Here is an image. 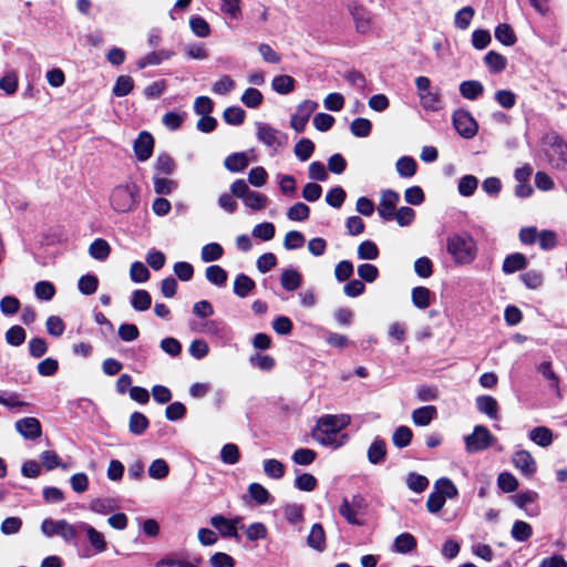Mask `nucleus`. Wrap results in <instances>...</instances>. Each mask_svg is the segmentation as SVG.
<instances>
[{
    "label": "nucleus",
    "mask_w": 567,
    "mask_h": 567,
    "mask_svg": "<svg viewBox=\"0 0 567 567\" xmlns=\"http://www.w3.org/2000/svg\"><path fill=\"white\" fill-rule=\"evenodd\" d=\"M128 427L133 434L141 435L148 427V420L143 413L134 412L130 416Z\"/></svg>",
    "instance_id": "45"
},
{
    "label": "nucleus",
    "mask_w": 567,
    "mask_h": 567,
    "mask_svg": "<svg viewBox=\"0 0 567 567\" xmlns=\"http://www.w3.org/2000/svg\"><path fill=\"white\" fill-rule=\"evenodd\" d=\"M280 284L285 290L295 291L302 284V276L295 269H286L280 276Z\"/></svg>",
    "instance_id": "26"
},
{
    "label": "nucleus",
    "mask_w": 567,
    "mask_h": 567,
    "mask_svg": "<svg viewBox=\"0 0 567 567\" xmlns=\"http://www.w3.org/2000/svg\"><path fill=\"white\" fill-rule=\"evenodd\" d=\"M248 492L251 498H254L259 505L267 504L269 502V492L259 483H251L248 486Z\"/></svg>",
    "instance_id": "64"
},
{
    "label": "nucleus",
    "mask_w": 567,
    "mask_h": 567,
    "mask_svg": "<svg viewBox=\"0 0 567 567\" xmlns=\"http://www.w3.org/2000/svg\"><path fill=\"white\" fill-rule=\"evenodd\" d=\"M435 489L444 495V498H455L458 494L456 486L450 478L442 477L435 483Z\"/></svg>",
    "instance_id": "60"
},
{
    "label": "nucleus",
    "mask_w": 567,
    "mask_h": 567,
    "mask_svg": "<svg viewBox=\"0 0 567 567\" xmlns=\"http://www.w3.org/2000/svg\"><path fill=\"white\" fill-rule=\"evenodd\" d=\"M140 189L134 183L115 186L110 195V205L116 213H128L138 205Z\"/></svg>",
    "instance_id": "3"
},
{
    "label": "nucleus",
    "mask_w": 567,
    "mask_h": 567,
    "mask_svg": "<svg viewBox=\"0 0 567 567\" xmlns=\"http://www.w3.org/2000/svg\"><path fill=\"white\" fill-rule=\"evenodd\" d=\"M189 28L198 38H207L210 34V27L208 22L198 16H194L189 19Z\"/></svg>",
    "instance_id": "48"
},
{
    "label": "nucleus",
    "mask_w": 567,
    "mask_h": 567,
    "mask_svg": "<svg viewBox=\"0 0 567 567\" xmlns=\"http://www.w3.org/2000/svg\"><path fill=\"white\" fill-rule=\"evenodd\" d=\"M484 61H485L486 65L488 66L489 71L493 73L503 71L507 64L505 56H503L502 54H499L495 51H489L485 55Z\"/></svg>",
    "instance_id": "46"
},
{
    "label": "nucleus",
    "mask_w": 567,
    "mask_h": 567,
    "mask_svg": "<svg viewBox=\"0 0 567 567\" xmlns=\"http://www.w3.org/2000/svg\"><path fill=\"white\" fill-rule=\"evenodd\" d=\"M350 424L347 414L321 416L312 430V437L320 445L332 449L341 447L348 441V434L341 433Z\"/></svg>",
    "instance_id": "1"
},
{
    "label": "nucleus",
    "mask_w": 567,
    "mask_h": 567,
    "mask_svg": "<svg viewBox=\"0 0 567 567\" xmlns=\"http://www.w3.org/2000/svg\"><path fill=\"white\" fill-rule=\"evenodd\" d=\"M296 81L290 75H277L271 81V87L279 94H289L295 90Z\"/></svg>",
    "instance_id": "31"
},
{
    "label": "nucleus",
    "mask_w": 567,
    "mask_h": 567,
    "mask_svg": "<svg viewBox=\"0 0 567 567\" xmlns=\"http://www.w3.org/2000/svg\"><path fill=\"white\" fill-rule=\"evenodd\" d=\"M412 436H413L412 430L408 426L401 425L394 431V433L392 435V443L398 449H403V447H406L408 445H410V443L412 441Z\"/></svg>",
    "instance_id": "41"
},
{
    "label": "nucleus",
    "mask_w": 567,
    "mask_h": 567,
    "mask_svg": "<svg viewBox=\"0 0 567 567\" xmlns=\"http://www.w3.org/2000/svg\"><path fill=\"white\" fill-rule=\"evenodd\" d=\"M174 55L173 51L169 50H161L158 52H151L144 58L137 61V68L144 69L148 65H158L164 60H168Z\"/></svg>",
    "instance_id": "27"
},
{
    "label": "nucleus",
    "mask_w": 567,
    "mask_h": 567,
    "mask_svg": "<svg viewBox=\"0 0 567 567\" xmlns=\"http://www.w3.org/2000/svg\"><path fill=\"white\" fill-rule=\"evenodd\" d=\"M386 455L385 442L381 439H375L368 449V460L371 464H380L384 461Z\"/></svg>",
    "instance_id": "28"
},
{
    "label": "nucleus",
    "mask_w": 567,
    "mask_h": 567,
    "mask_svg": "<svg viewBox=\"0 0 567 567\" xmlns=\"http://www.w3.org/2000/svg\"><path fill=\"white\" fill-rule=\"evenodd\" d=\"M230 192L234 197L241 199L244 205L251 210H262L269 204L265 194L251 190L244 179H236L230 185Z\"/></svg>",
    "instance_id": "6"
},
{
    "label": "nucleus",
    "mask_w": 567,
    "mask_h": 567,
    "mask_svg": "<svg viewBox=\"0 0 567 567\" xmlns=\"http://www.w3.org/2000/svg\"><path fill=\"white\" fill-rule=\"evenodd\" d=\"M309 214L310 208L306 204L299 202L288 209L287 217L290 220L302 221L309 217Z\"/></svg>",
    "instance_id": "62"
},
{
    "label": "nucleus",
    "mask_w": 567,
    "mask_h": 567,
    "mask_svg": "<svg viewBox=\"0 0 567 567\" xmlns=\"http://www.w3.org/2000/svg\"><path fill=\"white\" fill-rule=\"evenodd\" d=\"M133 147L137 159L145 162L153 154L154 138L148 132L143 131L138 134Z\"/></svg>",
    "instance_id": "18"
},
{
    "label": "nucleus",
    "mask_w": 567,
    "mask_h": 567,
    "mask_svg": "<svg viewBox=\"0 0 567 567\" xmlns=\"http://www.w3.org/2000/svg\"><path fill=\"white\" fill-rule=\"evenodd\" d=\"M475 403L481 413L486 414L493 420L498 419V403L496 399L491 395H481L476 398Z\"/></svg>",
    "instance_id": "21"
},
{
    "label": "nucleus",
    "mask_w": 567,
    "mask_h": 567,
    "mask_svg": "<svg viewBox=\"0 0 567 567\" xmlns=\"http://www.w3.org/2000/svg\"><path fill=\"white\" fill-rule=\"evenodd\" d=\"M34 293L38 299L50 301L55 295V288L52 282L42 280L35 284Z\"/></svg>",
    "instance_id": "56"
},
{
    "label": "nucleus",
    "mask_w": 567,
    "mask_h": 567,
    "mask_svg": "<svg viewBox=\"0 0 567 567\" xmlns=\"http://www.w3.org/2000/svg\"><path fill=\"white\" fill-rule=\"evenodd\" d=\"M363 509L364 499L361 496L355 495L350 501L343 498L339 508V513L349 524L360 525L361 522L359 520L358 516L363 512Z\"/></svg>",
    "instance_id": "12"
},
{
    "label": "nucleus",
    "mask_w": 567,
    "mask_h": 567,
    "mask_svg": "<svg viewBox=\"0 0 567 567\" xmlns=\"http://www.w3.org/2000/svg\"><path fill=\"white\" fill-rule=\"evenodd\" d=\"M474 14H475V11L472 7H470V6L463 7L461 10H458L455 13V17H454L455 28H457L460 30H466L470 27Z\"/></svg>",
    "instance_id": "42"
},
{
    "label": "nucleus",
    "mask_w": 567,
    "mask_h": 567,
    "mask_svg": "<svg viewBox=\"0 0 567 567\" xmlns=\"http://www.w3.org/2000/svg\"><path fill=\"white\" fill-rule=\"evenodd\" d=\"M255 281L245 274H240L234 281V293L240 298H245L254 290Z\"/></svg>",
    "instance_id": "29"
},
{
    "label": "nucleus",
    "mask_w": 567,
    "mask_h": 567,
    "mask_svg": "<svg viewBox=\"0 0 567 567\" xmlns=\"http://www.w3.org/2000/svg\"><path fill=\"white\" fill-rule=\"evenodd\" d=\"M515 466L525 475L533 476L536 472V462L532 454L525 450L518 451L513 456Z\"/></svg>",
    "instance_id": "19"
},
{
    "label": "nucleus",
    "mask_w": 567,
    "mask_h": 567,
    "mask_svg": "<svg viewBox=\"0 0 567 567\" xmlns=\"http://www.w3.org/2000/svg\"><path fill=\"white\" fill-rule=\"evenodd\" d=\"M318 109V103L312 100L302 101L296 109V112L291 115L290 125L291 127L301 133L306 128V125L313 114V112Z\"/></svg>",
    "instance_id": "11"
},
{
    "label": "nucleus",
    "mask_w": 567,
    "mask_h": 567,
    "mask_svg": "<svg viewBox=\"0 0 567 567\" xmlns=\"http://www.w3.org/2000/svg\"><path fill=\"white\" fill-rule=\"evenodd\" d=\"M76 526L68 523L65 519L54 520L45 518L41 524V532L47 537L60 536L63 540L70 542L76 536Z\"/></svg>",
    "instance_id": "8"
},
{
    "label": "nucleus",
    "mask_w": 567,
    "mask_h": 567,
    "mask_svg": "<svg viewBox=\"0 0 567 567\" xmlns=\"http://www.w3.org/2000/svg\"><path fill=\"white\" fill-rule=\"evenodd\" d=\"M249 362L262 371H270L275 367V359L268 354L255 353L250 355Z\"/></svg>",
    "instance_id": "63"
},
{
    "label": "nucleus",
    "mask_w": 567,
    "mask_h": 567,
    "mask_svg": "<svg viewBox=\"0 0 567 567\" xmlns=\"http://www.w3.org/2000/svg\"><path fill=\"white\" fill-rule=\"evenodd\" d=\"M416 93L422 109L436 112L442 109V95L439 87H433L427 76L415 79Z\"/></svg>",
    "instance_id": "5"
},
{
    "label": "nucleus",
    "mask_w": 567,
    "mask_h": 567,
    "mask_svg": "<svg viewBox=\"0 0 567 567\" xmlns=\"http://www.w3.org/2000/svg\"><path fill=\"white\" fill-rule=\"evenodd\" d=\"M315 151V144L309 138H302L295 145V155L301 161L309 159Z\"/></svg>",
    "instance_id": "51"
},
{
    "label": "nucleus",
    "mask_w": 567,
    "mask_h": 567,
    "mask_svg": "<svg viewBox=\"0 0 567 567\" xmlns=\"http://www.w3.org/2000/svg\"><path fill=\"white\" fill-rule=\"evenodd\" d=\"M416 547V540L413 535L403 533L394 539V549L398 553L406 554Z\"/></svg>",
    "instance_id": "37"
},
{
    "label": "nucleus",
    "mask_w": 567,
    "mask_h": 567,
    "mask_svg": "<svg viewBox=\"0 0 567 567\" xmlns=\"http://www.w3.org/2000/svg\"><path fill=\"white\" fill-rule=\"evenodd\" d=\"M477 185L478 179L474 175H465L461 177L457 189L462 196L468 197L475 193Z\"/></svg>",
    "instance_id": "50"
},
{
    "label": "nucleus",
    "mask_w": 567,
    "mask_h": 567,
    "mask_svg": "<svg viewBox=\"0 0 567 567\" xmlns=\"http://www.w3.org/2000/svg\"><path fill=\"white\" fill-rule=\"evenodd\" d=\"M529 439L542 447H547L553 443V432L546 426H536L529 432Z\"/></svg>",
    "instance_id": "30"
},
{
    "label": "nucleus",
    "mask_w": 567,
    "mask_h": 567,
    "mask_svg": "<svg viewBox=\"0 0 567 567\" xmlns=\"http://www.w3.org/2000/svg\"><path fill=\"white\" fill-rule=\"evenodd\" d=\"M203 559L200 557L179 556L169 554L155 564V567H199Z\"/></svg>",
    "instance_id": "17"
},
{
    "label": "nucleus",
    "mask_w": 567,
    "mask_h": 567,
    "mask_svg": "<svg viewBox=\"0 0 567 567\" xmlns=\"http://www.w3.org/2000/svg\"><path fill=\"white\" fill-rule=\"evenodd\" d=\"M437 416V410L433 405L421 406L412 412V421L417 426L429 425Z\"/></svg>",
    "instance_id": "22"
},
{
    "label": "nucleus",
    "mask_w": 567,
    "mask_h": 567,
    "mask_svg": "<svg viewBox=\"0 0 567 567\" xmlns=\"http://www.w3.org/2000/svg\"><path fill=\"white\" fill-rule=\"evenodd\" d=\"M169 473L168 464L163 458L153 461L148 467V475L154 480H163Z\"/></svg>",
    "instance_id": "53"
},
{
    "label": "nucleus",
    "mask_w": 567,
    "mask_h": 567,
    "mask_svg": "<svg viewBox=\"0 0 567 567\" xmlns=\"http://www.w3.org/2000/svg\"><path fill=\"white\" fill-rule=\"evenodd\" d=\"M99 286V280L93 275H84L80 277L78 287L81 293L90 296L93 295Z\"/></svg>",
    "instance_id": "59"
},
{
    "label": "nucleus",
    "mask_w": 567,
    "mask_h": 567,
    "mask_svg": "<svg viewBox=\"0 0 567 567\" xmlns=\"http://www.w3.org/2000/svg\"><path fill=\"white\" fill-rule=\"evenodd\" d=\"M412 302L419 309H426L431 305V291L426 287H415L412 290Z\"/></svg>",
    "instance_id": "40"
},
{
    "label": "nucleus",
    "mask_w": 567,
    "mask_h": 567,
    "mask_svg": "<svg viewBox=\"0 0 567 567\" xmlns=\"http://www.w3.org/2000/svg\"><path fill=\"white\" fill-rule=\"evenodd\" d=\"M446 250L456 265H470L477 255L476 241L467 231L450 234L446 237Z\"/></svg>",
    "instance_id": "2"
},
{
    "label": "nucleus",
    "mask_w": 567,
    "mask_h": 567,
    "mask_svg": "<svg viewBox=\"0 0 567 567\" xmlns=\"http://www.w3.org/2000/svg\"><path fill=\"white\" fill-rule=\"evenodd\" d=\"M348 12L358 33L365 35L372 31L373 13L364 4L353 1L348 4Z\"/></svg>",
    "instance_id": "7"
},
{
    "label": "nucleus",
    "mask_w": 567,
    "mask_h": 567,
    "mask_svg": "<svg viewBox=\"0 0 567 567\" xmlns=\"http://www.w3.org/2000/svg\"><path fill=\"white\" fill-rule=\"evenodd\" d=\"M76 527L81 532L85 533L87 542L94 550V554H101L107 549V543L104 535L96 528L84 522H80Z\"/></svg>",
    "instance_id": "13"
},
{
    "label": "nucleus",
    "mask_w": 567,
    "mask_h": 567,
    "mask_svg": "<svg viewBox=\"0 0 567 567\" xmlns=\"http://www.w3.org/2000/svg\"><path fill=\"white\" fill-rule=\"evenodd\" d=\"M90 509L96 514L106 515L113 512L117 506L113 498H94L90 502Z\"/></svg>",
    "instance_id": "34"
},
{
    "label": "nucleus",
    "mask_w": 567,
    "mask_h": 567,
    "mask_svg": "<svg viewBox=\"0 0 567 567\" xmlns=\"http://www.w3.org/2000/svg\"><path fill=\"white\" fill-rule=\"evenodd\" d=\"M264 472L272 480H280L285 475V465L275 458L264 461Z\"/></svg>",
    "instance_id": "44"
},
{
    "label": "nucleus",
    "mask_w": 567,
    "mask_h": 567,
    "mask_svg": "<svg viewBox=\"0 0 567 567\" xmlns=\"http://www.w3.org/2000/svg\"><path fill=\"white\" fill-rule=\"evenodd\" d=\"M224 249L217 243H210L205 245L200 251V258L204 262H210L219 260L223 257Z\"/></svg>",
    "instance_id": "43"
},
{
    "label": "nucleus",
    "mask_w": 567,
    "mask_h": 567,
    "mask_svg": "<svg viewBox=\"0 0 567 567\" xmlns=\"http://www.w3.org/2000/svg\"><path fill=\"white\" fill-rule=\"evenodd\" d=\"M249 165L246 153L238 152L228 155L224 161V166L231 173H240Z\"/></svg>",
    "instance_id": "23"
},
{
    "label": "nucleus",
    "mask_w": 567,
    "mask_h": 567,
    "mask_svg": "<svg viewBox=\"0 0 567 567\" xmlns=\"http://www.w3.org/2000/svg\"><path fill=\"white\" fill-rule=\"evenodd\" d=\"M395 167L401 177H412L416 172V162L410 156H402L398 159Z\"/></svg>",
    "instance_id": "39"
},
{
    "label": "nucleus",
    "mask_w": 567,
    "mask_h": 567,
    "mask_svg": "<svg viewBox=\"0 0 567 567\" xmlns=\"http://www.w3.org/2000/svg\"><path fill=\"white\" fill-rule=\"evenodd\" d=\"M134 87V80L130 75H120L112 89V93L117 97L126 96Z\"/></svg>",
    "instance_id": "35"
},
{
    "label": "nucleus",
    "mask_w": 567,
    "mask_h": 567,
    "mask_svg": "<svg viewBox=\"0 0 567 567\" xmlns=\"http://www.w3.org/2000/svg\"><path fill=\"white\" fill-rule=\"evenodd\" d=\"M400 200V195L392 190L386 189L382 192L378 213L384 220H392L394 218L395 207Z\"/></svg>",
    "instance_id": "15"
},
{
    "label": "nucleus",
    "mask_w": 567,
    "mask_h": 567,
    "mask_svg": "<svg viewBox=\"0 0 567 567\" xmlns=\"http://www.w3.org/2000/svg\"><path fill=\"white\" fill-rule=\"evenodd\" d=\"M17 432L25 440H35L41 436L42 430L38 419L28 416L20 419L14 424Z\"/></svg>",
    "instance_id": "16"
},
{
    "label": "nucleus",
    "mask_w": 567,
    "mask_h": 567,
    "mask_svg": "<svg viewBox=\"0 0 567 567\" xmlns=\"http://www.w3.org/2000/svg\"><path fill=\"white\" fill-rule=\"evenodd\" d=\"M452 120L455 130L462 137L468 140L476 135L478 124L468 111H455L453 113Z\"/></svg>",
    "instance_id": "10"
},
{
    "label": "nucleus",
    "mask_w": 567,
    "mask_h": 567,
    "mask_svg": "<svg viewBox=\"0 0 567 567\" xmlns=\"http://www.w3.org/2000/svg\"><path fill=\"white\" fill-rule=\"evenodd\" d=\"M460 93L464 99L474 101L484 93V86L476 80L463 81L460 84Z\"/></svg>",
    "instance_id": "24"
},
{
    "label": "nucleus",
    "mask_w": 567,
    "mask_h": 567,
    "mask_svg": "<svg viewBox=\"0 0 567 567\" xmlns=\"http://www.w3.org/2000/svg\"><path fill=\"white\" fill-rule=\"evenodd\" d=\"M307 544L315 550L322 551L326 547V535L320 524H313L307 537Z\"/></svg>",
    "instance_id": "25"
},
{
    "label": "nucleus",
    "mask_w": 567,
    "mask_h": 567,
    "mask_svg": "<svg viewBox=\"0 0 567 567\" xmlns=\"http://www.w3.org/2000/svg\"><path fill=\"white\" fill-rule=\"evenodd\" d=\"M465 449L468 453H477L488 449L494 444L496 439L491 434L484 425H476L473 433L465 436Z\"/></svg>",
    "instance_id": "9"
},
{
    "label": "nucleus",
    "mask_w": 567,
    "mask_h": 567,
    "mask_svg": "<svg viewBox=\"0 0 567 567\" xmlns=\"http://www.w3.org/2000/svg\"><path fill=\"white\" fill-rule=\"evenodd\" d=\"M152 297L148 291L138 289L132 295L131 305L137 311H145L151 307Z\"/></svg>",
    "instance_id": "36"
},
{
    "label": "nucleus",
    "mask_w": 567,
    "mask_h": 567,
    "mask_svg": "<svg viewBox=\"0 0 567 567\" xmlns=\"http://www.w3.org/2000/svg\"><path fill=\"white\" fill-rule=\"evenodd\" d=\"M205 276L210 284L218 287L225 286L228 278L226 270L218 265L207 267L205 270Z\"/></svg>",
    "instance_id": "33"
},
{
    "label": "nucleus",
    "mask_w": 567,
    "mask_h": 567,
    "mask_svg": "<svg viewBox=\"0 0 567 567\" xmlns=\"http://www.w3.org/2000/svg\"><path fill=\"white\" fill-rule=\"evenodd\" d=\"M495 38L504 45H513L516 42V35L509 24L503 23L496 27Z\"/></svg>",
    "instance_id": "49"
},
{
    "label": "nucleus",
    "mask_w": 567,
    "mask_h": 567,
    "mask_svg": "<svg viewBox=\"0 0 567 567\" xmlns=\"http://www.w3.org/2000/svg\"><path fill=\"white\" fill-rule=\"evenodd\" d=\"M130 277L134 282H145L150 279V271L143 262L134 261L130 268Z\"/></svg>",
    "instance_id": "57"
},
{
    "label": "nucleus",
    "mask_w": 567,
    "mask_h": 567,
    "mask_svg": "<svg viewBox=\"0 0 567 567\" xmlns=\"http://www.w3.org/2000/svg\"><path fill=\"white\" fill-rule=\"evenodd\" d=\"M527 265L526 257L520 252L508 255L503 262V271L505 274H513L517 270L525 268Z\"/></svg>",
    "instance_id": "32"
},
{
    "label": "nucleus",
    "mask_w": 567,
    "mask_h": 567,
    "mask_svg": "<svg viewBox=\"0 0 567 567\" xmlns=\"http://www.w3.org/2000/svg\"><path fill=\"white\" fill-rule=\"evenodd\" d=\"M154 190L159 195H168L177 188V183L173 179L164 178L155 175L154 178Z\"/></svg>",
    "instance_id": "52"
},
{
    "label": "nucleus",
    "mask_w": 567,
    "mask_h": 567,
    "mask_svg": "<svg viewBox=\"0 0 567 567\" xmlns=\"http://www.w3.org/2000/svg\"><path fill=\"white\" fill-rule=\"evenodd\" d=\"M545 156L548 164L558 171L567 169V143L556 133L545 137Z\"/></svg>",
    "instance_id": "4"
},
{
    "label": "nucleus",
    "mask_w": 567,
    "mask_h": 567,
    "mask_svg": "<svg viewBox=\"0 0 567 567\" xmlns=\"http://www.w3.org/2000/svg\"><path fill=\"white\" fill-rule=\"evenodd\" d=\"M89 252L94 259L104 260L109 257L111 247L106 240L97 238L90 245Z\"/></svg>",
    "instance_id": "38"
},
{
    "label": "nucleus",
    "mask_w": 567,
    "mask_h": 567,
    "mask_svg": "<svg viewBox=\"0 0 567 567\" xmlns=\"http://www.w3.org/2000/svg\"><path fill=\"white\" fill-rule=\"evenodd\" d=\"M358 257L363 260H375L379 257V249L373 241L364 240L358 247Z\"/></svg>",
    "instance_id": "54"
},
{
    "label": "nucleus",
    "mask_w": 567,
    "mask_h": 567,
    "mask_svg": "<svg viewBox=\"0 0 567 567\" xmlns=\"http://www.w3.org/2000/svg\"><path fill=\"white\" fill-rule=\"evenodd\" d=\"M40 461H41V464L48 471H52V470H54L55 467H59V466H61L62 468H66V466L61 463V460H60L59 455L54 451H50V450L43 451L40 454Z\"/></svg>",
    "instance_id": "61"
},
{
    "label": "nucleus",
    "mask_w": 567,
    "mask_h": 567,
    "mask_svg": "<svg viewBox=\"0 0 567 567\" xmlns=\"http://www.w3.org/2000/svg\"><path fill=\"white\" fill-rule=\"evenodd\" d=\"M245 111L239 106L227 107L223 113L224 121L230 125H240L245 120Z\"/></svg>",
    "instance_id": "58"
},
{
    "label": "nucleus",
    "mask_w": 567,
    "mask_h": 567,
    "mask_svg": "<svg viewBox=\"0 0 567 567\" xmlns=\"http://www.w3.org/2000/svg\"><path fill=\"white\" fill-rule=\"evenodd\" d=\"M256 128L257 138L264 145L274 151H277L281 146L282 143L279 131L261 122L256 123Z\"/></svg>",
    "instance_id": "14"
},
{
    "label": "nucleus",
    "mask_w": 567,
    "mask_h": 567,
    "mask_svg": "<svg viewBox=\"0 0 567 567\" xmlns=\"http://www.w3.org/2000/svg\"><path fill=\"white\" fill-rule=\"evenodd\" d=\"M372 124L368 118L358 117L350 125L351 133L357 137H367L371 133Z\"/></svg>",
    "instance_id": "55"
},
{
    "label": "nucleus",
    "mask_w": 567,
    "mask_h": 567,
    "mask_svg": "<svg viewBox=\"0 0 567 567\" xmlns=\"http://www.w3.org/2000/svg\"><path fill=\"white\" fill-rule=\"evenodd\" d=\"M533 534L532 526L524 520H516L512 527L511 535L517 542H526Z\"/></svg>",
    "instance_id": "47"
},
{
    "label": "nucleus",
    "mask_w": 567,
    "mask_h": 567,
    "mask_svg": "<svg viewBox=\"0 0 567 567\" xmlns=\"http://www.w3.org/2000/svg\"><path fill=\"white\" fill-rule=\"evenodd\" d=\"M237 520L228 519L221 515H215L210 518V524L217 528L223 537H237Z\"/></svg>",
    "instance_id": "20"
}]
</instances>
